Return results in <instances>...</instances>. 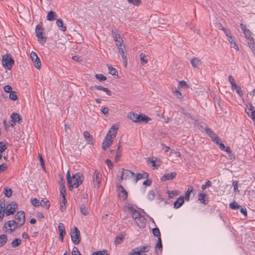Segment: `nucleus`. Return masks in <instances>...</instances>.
Listing matches in <instances>:
<instances>
[{"label":"nucleus","mask_w":255,"mask_h":255,"mask_svg":"<svg viewBox=\"0 0 255 255\" xmlns=\"http://www.w3.org/2000/svg\"><path fill=\"white\" fill-rule=\"evenodd\" d=\"M118 129V128L115 125H113L110 128L102 143V148L104 150H106L112 144L113 139L116 136Z\"/></svg>","instance_id":"obj_1"},{"label":"nucleus","mask_w":255,"mask_h":255,"mask_svg":"<svg viewBox=\"0 0 255 255\" xmlns=\"http://www.w3.org/2000/svg\"><path fill=\"white\" fill-rule=\"evenodd\" d=\"M123 211L124 212L128 213H129L131 215L133 219H134L135 220H136V222L138 225L139 226V224L138 223V221H142L144 220V217H143L139 212L136 209H134L132 206L130 205H126L123 207ZM144 226V222L141 223V224L140 225V226Z\"/></svg>","instance_id":"obj_2"},{"label":"nucleus","mask_w":255,"mask_h":255,"mask_svg":"<svg viewBox=\"0 0 255 255\" xmlns=\"http://www.w3.org/2000/svg\"><path fill=\"white\" fill-rule=\"evenodd\" d=\"M84 180L83 175L80 173H77L72 175L70 179H68L67 182L69 188L72 190L73 188H77L82 184Z\"/></svg>","instance_id":"obj_3"},{"label":"nucleus","mask_w":255,"mask_h":255,"mask_svg":"<svg viewBox=\"0 0 255 255\" xmlns=\"http://www.w3.org/2000/svg\"><path fill=\"white\" fill-rule=\"evenodd\" d=\"M128 118L135 123H147L150 120V118L143 114L138 115L135 113L130 112L128 115Z\"/></svg>","instance_id":"obj_4"},{"label":"nucleus","mask_w":255,"mask_h":255,"mask_svg":"<svg viewBox=\"0 0 255 255\" xmlns=\"http://www.w3.org/2000/svg\"><path fill=\"white\" fill-rule=\"evenodd\" d=\"M44 31V28L42 27V24H39L36 25L35 28V33L36 36L38 37V42L44 45L46 42V38L43 35Z\"/></svg>","instance_id":"obj_5"},{"label":"nucleus","mask_w":255,"mask_h":255,"mask_svg":"<svg viewBox=\"0 0 255 255\" xmlns=\"http://www.w3.org/2000/svg\"><path fill=\"white\" fill-rule=\"evenodd\" d=\"M2 65L6 69L10 70L14 64V60L10 54H5L2 56Z\"/></svg>","instance_id":"obj_6"},{"label":"nucleus","mask_w":255,"mask_h":255,"mask_svg":"<svg viewBox=\"0 0 255 255\" xmlns=\"http://www.w3.org/2000/svg\"><path fill=\"white\" fill-rule=\"evenodd\" d=\"M149 249L148 246H140L133 249L129 253V255H141L142 253L147 252Z\"/></svg>","instance_id":"obj_7"},{"label":"nucleus","mask_w":255,"mask_h":255,"mask_svg":"<svg viewBox=\"0 0 255 255\" xmlns=\"http://www.w3.org/2000/svg\"><path fill=\"white\" fill-rule=\"evenodd\" d=\"M14 221L16 223L17 226H22L25 222V214L23 211L18 212L15 215Z\"/></svg>","instance_id":"obj_8"},{"label":"nucleus","mask_w":255,"mask_h":255,"mask_svg":"<svg viewBox=\"0 0 255 255\" xmlns=\"http://www.w3.org/2000/svg\"><path fill=\"white\" fill-rule=\"evenodd\" d=\"M71 237L72 242L76 245L79 244L80 242V233L77 227L74 228L71 231Z\"/></svg>","instance_id":"obj_9"},{"label":"nucleus","mask_w":255,"mask_h":255,"mask_svg":"<svg viewBox=\"0 0 255 255\" xmlns=\"http://www.w3.org/2000/svg\"><path fill=\"white\" fill-rule=\"evenodd\" d=\"M102 174L96 171L93 175V184L95 188L98 189L101 184Z\"/></svg>","instance_id":"obj_10"},{"label":"nucleus","mask_w":255,"mask_h":255,"mask_svg":"<svg viewBox=\"0 0 255 255\" xmlns=\"http://www.w3.org/2000/svg\"><path fill=\"white\" fill-rule=\"evenodd\" d=\"M119 174H121V180L128 179L132 177H134V174L133 172L127 169H122L119 171Z\"/></svg>","instance_id":"obj_11"},{"label":"nucleus","mask_w":255,"mask_h":255,"mask_svg":"<svg viewBox=\"0 0 255 255\" xmlns=\"http://www.w3.org/2000/svg\"><path fill=\"white\" fill-rule=\"evenodd\" d=\"M17 207V204L14 202H11L10 204H8L6 207V215L9 216L11 214H13L15 212Z\"/></svg>","instance_id":"obj_12"},{"label":"nucleus","mask_w":255,"mask_h":255,"mask_svg":"<svg viewBox=\"0 0 255 255\" xmlns=\"http://www.w3.org/2000/svg\"><path fill=\"white\" fill-rule=\"evenodd\" d=\"M30 57L35 67L37 69H39L41 67V62L37 54L34 52H32L30 53Z\"/></svg>","instance_id":"obj_13"},{"label":"nucleus","mask_w":255,"mask_h":255,"mask_svg":"<svg viewBox=\"0 0 255 255\" xmlns=\"http://www.w3.org/2000/svg\"><path fill=\"white\" fill-rule=\"evenodd\" d=\"M118 195L121 200H125L127 199L128 193L124 187L122 186L118 187Z\"/></svg>","instance_id":"obj_14"},{"label":"nucleus","mask_w":255,"mask_h":255,"mask_svg":"<svg viewBox=\"0 0 255 255\" xmlns=\"http://www.w3.org/2000/svg\"><path fill=\"white\" fill-rule=\"evenodd\" d=\"M58 230L59 232V239L62 242L63 237L66 235V231L64 225L63 223H60L58 225Z\"/></svg>","instance_id":"obj_15"},{"label":"nucleus","mask_w":255,"mask_h":255,"mask_svg":"<svg viewBox=\"0 0 255 255\" xmlns=\"http://www.w3.org/2000/svg\"><path fill=\"white\" fill-rule=\"evenodd\" d=\"M119 49V52L121 55V56L123 60V63L125 67L127 66L128 61H127V55L125 53V47H123V48L120 47Z\"/></svg>","instance_id":"obj_16"},{"label":"nucleus","mask_w":255,"mask_h":255,"mask_svg":"<svg viewBox=\"0 0 255 255\" xmlns=\"http://www.w3.org/2000/svg\"><path fill=\"white\" fill-rule=\"evenodd\" d=\"M90 89L92 90H102V91H103L104 92H106V94L108 95V96H111L112 95V92L111 91L109 90L108 88H105V87H103L102 86H92L90 87Z\"/></svg>","instance_id":"obj_17"},{"label":"nucleus","mask_w":255,"mask_h":255,"mask_svg":"<svg viewBox=\"0 0 255 255\" xmlns=\"http://www.w3.org/2000/svg\"><path fill=\"white\" fill-rule=\"evenodd\" d=\"M176 176V172H171L164 174L162 177V180L163 181L170 180L174 179Z\"/></svg>","instance_id":"obj_18"},{"label":"nucleus","mask_w":255,"mask_h":255,"mask_svg":"<svg viewBox=\"0 0 255 255\" xmlns=\"http://www.w3.org/2000/svg\"><path fill=\"white\" fill-rule=\"evenodd\" d=\"M191 63L193 67L199 68L202 65V61L197 58H194L191 60Z\"/></svg>","instance_id":"obj_19"},{"label":"nucleus","mask_w":255,"mask_h":255,"mask_svg":"<svg viewBox=\"0 0 255 255\" xmlns=\"http://www.w3.org/2000/svg\"><path fill=\"white\" fill-rule=\"evenodd\" d=\"M8 227H9V233H11L16 228L19 227L17 226L16 223L14 220H10L7 223Z\"/></svg>","instance_id":"obj_20"},{"label":"nucleus","mask_w":255,"mask_h":255,"mask_svg":"<svg viewBox=\"0 0 255 255\" xmlns=\"http://www.w3.org/2000/svg\"><path fill=\"white\" fill-rule=\"evenodd\" d=\"M184 203V197L183 196H180L178 198L176 202H175L174 204V207L176 209L179 208Z\"/></svg>","instance_id":"obj_21"},{"label":"nucleus","mask_w":255,"mask_h":255,"mask_svg":"<svg viewBox=\"0 0 255 255\" xmlns=\"http://www.w3.org/2000/svg\"><path fill=\"white\" fill-rule=\"evenodd\" d=\"M148 163H151L152 166L153 167V168H157L158 166H159L160 161L159 160H157V159L154 160V157H152V159H149L148 160Z\"/></svg>","instance_id":"obj_22"},{"label":"nucleus","mask_w":255,"mask_h":255,"mask_svg":"<svg viewBox=\"0 0 255 255\" xmlns=\"http://www.w3.org/2000/svg\"><path fill=\"white\" fill-rule=\"evenodd\" d=\"M84 135L85 138L87 140L88 143H89V144L93 143V137L88 131H84Z\"/></svg>","instance_id":"obj_23"},{"label":"nucleus","mask_w":255,"mask_h":255,"mask_svg":"<svg viewBox=\"0 0 255 255\" xmlns=\"http://www.w3.org/2000/svg\"><path fill=\"white\" fill-rule=\"evenodd\" d=\"M56 19V13L53 11H49L47 15V19L49 21H53Z\"/></svg>","instance_id":"obj_24"},{"label":"nucleus","mask_w":255,"mask_h":255,"mask_svg":"<svg viewBox=\"0 0 255 255\" xmlns=\"http://www.w3.org/2000/svg\"><path fill=\"white\" fill-rule=\"evenodd\" d=\"M206 195L203 193H200L198 195V200L200 201V203H203L205 205L208 203V201L206 200Z\"/></svg>","instance_id":"obj_25"},{"label":"nucleus","mask_w":255,"mask_h":255,"mask_svg":"<svg viewBox=\"0 0 255 255\" xmlns=\"http://www.w3.org/2000/svg\"><path fill=\"white\" fill-rule=\"evenodd\" d=\"M11 122L12 123H18L20 121V119L19 117V115L17 114L13 113L11 115Z\"/></svg>","instance_id":"obj_26"},{"label":"nucleus","mask_w":255,"mask_h":255,"mask_svg":"<svg viewBox=\"0 0 255 255\" xmlns=\"http://www.w3.org/2000/svg\"><path fill=\"white\" fill-rule=\"evenodd\" d=\"M139 58L140 60V63L142 65H144L147 63L148 59L145 54L141 53L139 55Z\"/></svg>","instance_id":"obj_27"},{"label":"nucleus","mask_w":255,"mask_h":255,"mask_svg":"<svg viewBox=\"0 0 255 255\" xmlns=\"http://www.w3.org/2000/svg\"><path fill=\"white\" fill-rule=\"evenodd\" d=\"M205 131L210 136V137L213 140L217 136L216 133L213 131L210 128H205Z\"/></svg>","instance_id":"obj_28"},{"label":"nucleus","mask_w":255,"mask_h":255,"mask_svg":"<svg viewBox=\"0 0 255 255\" xmlns=\"http://www.w3.org/2000/svg\"><path fill=\"white\" fill-rule=\"evenodd\" d=\"M56 24L58 27L60 28V30L62 31H65L66 30V28L63 25V22L61 19H57L56 21Z\"/></svg>","instance_id":"obj_29"},{"label":"nucleus","mask_w":255,"mask_h":255,"mask_svg":"<svg viewBox=\"0 0 255 255\" xmlns=\"http://www.w3.org/2000/svg\"><path fill=\"white\" fill-rule=\"evenodd\" d=\"M121 145H119L118 146V148L116 152V154L115 155V161L116 162L118 161L121 156H122V150L121 149Z\"/></svg>","instance_id":"obj_30"},{"label":"nucleus","mask_w":255,"mask_h":255,"mask_svg":"<svg viewBox=\"0 0 255 255\" xmlns=\"http://www.w3.org/2000/svg\"><path fill=\"white\" fill-rule=\"evenodd\" d=\"M40 206H41L42 207L48 209L49 208L50 204L49 203V201L47 199H44L41 200V202L40 203Z\"/></svg>","instance_id":"obj_31"},{"label":"nucleus","mask_w":255,"mask_h":255,"mask_svg":"<svg viewBox=\"0 0 255 255\" xmlns=\"http://www.w3.org/2000/svg\"><path fill=\"white\" fill-rule=\"evenodd\" d=\"M193 191V187H189L185 193V200L189 201L190 194Z\"/></svg>","instance_id":"obj_32"},{"label":"nucleus","mask_w":255,"mask_h":255,"mask_svg":"<svg viewBox=\"0 0 255 255\" xmlns=\"http://www.w3.org/2000/svg\"><path fill=\"white\" fill-rule=\"evenodd\" d=\"M246 112L249 116L251 115L253 116V114L255 112V109L253 106L250 105V107L246 109Z\"/></svg>","instance_id":"obj_33"},{"label":"nucleus","mask_w":255,"mask_h":255,"mask_svg":"<svg viewBox=\"0 0 255 255\" xmlns=\"http://www.w3.org/2000/svg\"><path fill=\"white\" fill-rule=\"evenodd\" d=\"M246 112L249 116L251 115L253 116V114L255 112V109L253 106L250 105V107L246 109Z\"/></svg>","instance_id":"obj_34"},{"label":"nucleus","mask_w":255,"mask_h":255,"mask_svg":"<svg viewBox=\"0 0 255 255\" xmlns=\"http://www.w3.org/2000/svg\"><path fill=\"white\" fill-rule=\"evenodd\" d=\"M162 243H161V237L158 238V241L155 245V252H157V250H162Z\"/></svg>","instance_id":"obj_35"},{"label":"nucleus","mask_w":255,"mask_h":255,"mask_svg":"<svg viewBox=\"0 0 255 255\" xmlns=\"http://www.w3.org/2000/svg\"><path fill=\"white\" fill-rule=\"evenodd\" d=\"M21 243V240L18 238L15 239L11 243V246L13 248L18 247Z\"/></svg>","instance_id":"obj_36"},{"label":"nucleus","mask_w":255,"mask_h":255,"mask_svg":"<svg viewBox=\"0 0 255 255\" xmlns=\"http://www.w3.org/2000/svg\"><path fill=\"white\" fill-rule=\"evenodd\" d=\"M31 203L33 206H34L36 207H39L40 206V203L39 201L36 198H32L31 199Z\"/></svg>","instance_id":"obj_37"},{"label":"nucleus","mask_w":255,"mask_h":255,"mask_svg":"<svg viewBox=\"0 0 255 255\" xmlns=\"http://www.w3.org/2000/svg\"><path fill=\"white\" fill-rule=\"evenodd\" d=\"M7 241V237L5 235H1L0 236V244L1 246L4 245Z\"/></svg>","instance_id":"obj_38"},{"label":"nucleus","mask_w":255,"mask_h":255,"mask_svg":"<svg viewBox=\"0 0 255 255\" xmlns=\"http://www.w3.org/2000/svg\"><path fill=\"white\" fill-rule=\"evenodd\" d=\"M9 97L11 100H13V101L16 100L17 99V96L16 92L15 91H11L9 93Z\"/></svg>","instance_id":"obj_39"},{"label":"nucleus","mask_w":255,"mask_h":255,"mask_svg":"<svg viewBox=\"0 0 255 255\" xmlns=\"http://www.w3.org/2000/svg\"><path fill=\"white\" fill-rule=\"evenodd\" d=\"M92 255H108V254L106 250H103L94 252Z\"/></svg>","instance_id":"obj_40"},{"label":"nucleus","mask_w":255,"mask_h":255,"mask_svg":"<svg viewBox=\"0 0 255 255\" xmlns=\"http://www.w3.org/2000/svg\"><path fill=\"white\" fill-rule=\"evenodd\" d=\"M4 195L7 197H9L12 195V191L10 188H5L3 191Z\"/></svg>","instance_id":"obj_41"},{"label":"nucleus","mask_w":255,"mask_h":255,"mask_svg":"<svg viewBox=\"0 0 255 255\" xmlns=\"http://www.w3.org/2000/svg\"><path fill=\"white\" fill-rule=\"evenodd\" d=\"M61 194L62 196V201L64 204L66 202L65 195H66V189L64 186L63 187L61 190Z\"/></svg>","instance_id":"obj_42"},{"label":"nucleus","mask_w":255,"mask_h":255,"mask_svg":"<svg viewBox=\"0 0 255 255\" xmlns=\"http://www.w3.org/2000/svg\"><path fill=\"white\" fill-rule=\"evenodd\" d=\"M80 211L84 215H87L89 213L88 209L84 205L81 206Z\"/></svg>","instance_id":"obj_43"},{"label":"nucleus","mask_w":255,"mask_h":255,"mask_svg":"<svg viewBox=\"0 0 255 255\" xmlns=\"http://www.w3.org/2000/svg\"><path fill=\"white\" fill-rule=\"evenodd\" d=\"M229 207L232 209H237L240 208V206L237 202H234L230 204Z\"/></svg>","instance_id":"obj_44"},{"label":"nucleus","mask_w":255,"mask_h":255,"mask_svg":"<svg viewBox=\"0 0 255 255\" xmlns=\"http://www.w3.org/2000/svg\"><path fill=\"white\" fill-rule=\"evenodd\" d=\"M179 192L177 191H168V194L169 198H173L175 196H177Z\"/></svg>","instance_id":"obj_45"},{"label":"nucleus","mask_w":255,"mask_h":255,"mask_svg":"<svg viewBox=\"0 0 255 255\" xmlns=\"http://www.w3.org/2000/svg\"><path fill=\"white\" fill-rule=\"evenodd\" d=\"M152 233L155 236H156L158 238L160 237V232L158 228H156L152 229Z\"/></svg>","instance_id":"obj_46"},{"label":"nucleus","mask_w":255,"mask_h":255,"mask_svg":"<svg viewBox=\"0 0 255 255\" xmlns=\"http://www.w3.org/2000/svg\"><path fill=\"white\" fill-rule=\"evenodd\" d=\"M116 44L118 49H120V47L123 48V47H125L123 44V40L122 39L116 41Z\"/></svg>","instance_id":"obj_47"},{"label":"nucleus","mask_w":255,"mask_h":255,"mask_svg":"<svg viewBox=\"0 0 255 255\" xmlns=\"http://www.w3.org/2000/svg\"><path fill=\"white\" fill-rule=\"evenodd\" d=\"M108 69L109 73L112 75H116L118 73V72L116 70V69L112 67L109 66Z\"/></svg>","instance_id":"obj_48"},{"label":"nucleus","mask_w":255,"mask_h":255,"mask_svg":"<svg viewBox=\"0 0 255 255\" xmlns=\"http://www.w3.org/2000/svg\"><path fill=\"white\" fill-rule=\"evenodd\" d=\"M7 148V146L5 143L0 142V152L2 153Z\"/></svg>","instance_id":"obj_49"},{"label":"nucleus","mask_w":255,"mask_h":255,"mask_svg":"<svg viewBox=\"0 0 255 255\" xmlns=\"http://www.w3.org/2000/svg\"><path fill=\"white\" fill-rule=\"evenodd\" d=\"M184 87L189 88V86L187 85V83L185 81H180L178 86V88H181Z\"/></svg>","instance_id":"obj_50"},{"label":"nucleus","mask_w":255,"mask_h":255,"mask_svg":"<svg viewBox=\"0 0 255 255\" xmlns=\"http://www.w3.org/2000/svg\"><path fill=\"white\" fill-rule=\"evenodd\" d=\"M174 93L175 94V95L176 96V97L179 99H182L183 98V96L181 94V92H179L178 90H175L174 91Z\"/></svg>","instance_id":"obj_51"},{"label":"nucleus","mask_w":255,"mask_h":255,"mask_svg":"<svg viewBox=\"0 0 255 255\" xmlns=\"http://www.w3.org/2000/svg\"><path fill=\"white\" fill-rule=\"evenodd\" d=\"M95 77L97 79H99L100 81H105L107 79L106 77L102 74H96Z\"/></svg>","instance_id":"obj_52"},{"label":"nucleus","mask_w":255,"mask_h":255,"mask_svg":"<svg viewBox=\"0 0 255 255\" xmlns=\"http://www.w3.org/2000/svg\"><path fill=\"white\" fill-rule=\"evenodd\" d=\"M155 197V195L153 191H150L147 195V198L149 200H152Z\"/></svg>","instance_id":"obj_53"},{"label":"nucleus","mask_w":255,"mask_h":255,"mask_svg":"<svg viewBox=\"0 0 255 255\" xmlns=\"http://www.w3.org/2000/svg\"><path fill=\"white\" fill-rule=\"evenodd\" d=\"M133 177L134 178L133 179V181L134 182L136 183L138 180L142 178V175L141 174L138 173L136 175L135 177L134 176Z\"/></svg>","instance_id":"obj_54"},{"label":"nucleus","mask_w":255,"mask_h":255,"mask_svg":"<svg viewBox=\"0 0 255 255\" xmlns=\"http://www.w3.org/2000/svg\"><path fill=\"white\" fill-rule=\"evenodd\" d=\"M3 90L5 92L10 93L11 92V91L12 90V87L11 86L7 85L4 87Z\"/></svg>","instance_id":"obj_55"},{"label":"nucleus","mask_w":255,"mask_h":255,"mask_svg":"<svg viewBox=\"0 0 255 255\" xmlns=\"http://www.w3.org/2000/svg\"><path fill=\"white\" fill-rule=\"evenodd\" d=\"M233 186L234 187V190L235 192L239 193L240 190L238 189V182L237 181H234L233 182Z\"/></svg>","instance_id":"obj_56"},{"label":"nucleus","mask_w":255,"mask_h":255,"mask_svg":"<svg viewBox=\"0 0 255 255\" xmlns=\"http://www.w3.org/2000/svg\"><path fill=\"white\" fill-rule=\"evenodd\" d=\"M124 237L123 236H118L115 241V243L116 244H120L122 242V241Z\"/></svg>","instance_id":"obj_57"},{"label":"nucleus","mask_w":255,"mask_h":255,"mask_svg":"<svg viewBox=\"0 0 255 255\" xmlns=\"http://www.w3.org/2000/svg\"><path fill=\"white\" fill-rule=\"evenodd\" d=\"M211 184V182L209 180H208L207 182H206L205 184L202 185L201 188L203 190H205L207 187H210Z\"/></svg>","instance_id":"obj_58"},{"label":"nucleus","mask_w":255,"mask_h":255,"mask_svg":"<svg viewBox=\"0 0 255 255\" xmlns=\"http://www.w3.org/2000/svg\"><path fill=\"white\" fill-rule=\"evenodd\" d=\"M72 255H81L80 252L76 247H74L72 252Z\"/></svg>","instance_id":"obj_59"},{"label":"nucleus","mask_w":255,"mask_h":255,"mask_svg":"<svg viewBox=\"0 0 255 255\" xmlns=\"http://www.w3.org/2000/svg\"><path fill=\"white\" fill-rule=\"evenodd\" d=\"M127 1L128 2L131 3L135 5H138L140 3V0H127Z\"/></svg>","instance_id":"obj_60"},{"label":"nucleus","mask_w":255,"mask_h":255,"mask_svg":"<svg viewBox=\"0 0 255 255\" xmlns=\"http://www.w3.org/2000/svg\"><path fill=\"white\" fill-rule=\"evenodd\" d=\"M244 33L245 37L247 39L250 38L251 37H252V33L249 29L248 30H246V31H245V32H244Z\"/></svg>","instance_id":"obj_61"},{"label":"nucleus","mask_w":255,"mask_h":255,"mask_svg":"<svg viewBox=\"0 0 255 255\" xmlns=\"http://www.w3.org/2000/svg\"><path fill=\"white\" fill-rule=\"evenodd\" d=\"M5 204L4 201H0V211H4Z\"/></svg>","instance_id":"obj_62"},{"label":"nucleus","mask_w":255,"mask_h":255,"mask_svg":"<svg viewBox=\"0 0 255 255\" xmlns=\"http://www.w3.org/2000/svg\"><path fill=\"white\" fill-rule=\"evenodd\" d=\"M247 40H248V44L249 47H251L252 46H253V45H255L254 39L253 37H251L250 38H248V39H247Z\"/></svg>","instance_id":"obj_63"},{"label":"nucleus","mask_w":255,"mask_h":255,"mask_svg":"<svg viewBox=\"0 0 255 255\" xmlns=\"http://www.w3.org/2000/svg\"><path fill=\"white\" fill-rule=\"evenodd\" d=\"M7 168V165L5 163L0 165V172L4 171Z\"/></svg>","instance_id":"obj_64"}]
</instances>
